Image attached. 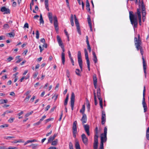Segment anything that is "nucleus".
I'll return each mask as SVG.
<instances>
[{
    "mask_svg": "<svg viewBox=\"0 0 149 149\" xmlns=\"http://www.w3.org/2000/svg\"><path fill=\"white\" fill-rule=\"evenodd\" d=\"M134 42L136 48L138 51L140 50V53L142 56H143L144 53L143 50L141 46L142 41L141 39L140 35H138V38L135 37L134 38Z\"/></svg>",
    "mask_w": 149,
    "mask_h": 149,
    "instance_id": "nucleus-1",
    "label": "nucleus"
},
{
    "mask_svg": "<svg viewBox=\"0 0 149 149\" xmlns=\"http://www.w3.org/2000/svg\"><path fill=\"white\" fill-rule=\"evenodd\" d=\"M86 9L88 10V11L90 13H91V10L90 7V3L88 0H86Z\"/></svg>",
    "mask_w": 149,
    "mask_h": 149,
    "instance_id": "nucleus-19",
    "label": "nucleus"
},
{
    "mask_svg": "<svg viewBox=\"0 0 149 149\" xmlns=\"http://www.w3.org/2000/svg\"><path fill=\"white\" fill-rule=\"evenodd\" d=\"M3 27L4 29H7L9 28L10 26L8 24H5L3 25Z\"/></svg>",
    "mask_w": 149,
    "mask_h": 149,
    "instance_id": "nucleus-36",
    "label": "nucleus"
},
{
    "mask_svg": "<svg viewBox=\"0 0 149 149\" xmlns=\"http://www.w3.org/2000/svg\"><path fill=\"white\" fill-rule=\"evenodd\" d=\"M100 91V88H98L97 89V98L101 97Z\"/></svg>",
    "mask_w": 149,
    "mask_h": 149,
    "instance_id": "nucleus-29",
    "label": "nucleus"
},
{
    "mask_svg": "<svg viewBox=\"0 0 149 149\" xmlns=\"http://www.w3.org/2000/svg\"><path fill=\"white\" fill-rule=\"evenodd\" d=\"M83 126L86 132L87 135L89 136L90 135L89 133V126L88 125L86 124L84 125Z\"/></svg>",
    "mask_w": 149,
    "mask_h": 149,
    "instance_id": "nucleus-15",
    "label": "nucleus"
},
{
    "mask_svg": "<svg viewBox=\"0 0 149 149\" xmlns=\"http://www.w3.org/2000/svg\"><path fill=\"white\" fill-rule=\"evenodd\" d=\"M81 120L82 121V123L83 124L86 123L87 117L85 114H83Z\"/></svg>",
    "mask_w": 149,
    "mask_h": 149,
    "instance_id": "nucleus-18",
    "label": "nucleus"
},
{
    "mask_svg": "<svg viewBox=\"0 0 149 149\" xmlns=\"http://www.w3.org/2000/svg\"><path fill=\"white\" fill-rule=\"evenodd\" d=\"M131 24L133 25L134 28H136L138 24L137 17L130 20Z\"/></svg>",
    "mask_w": 149,
    "mask_h": 149,
    "instance_id": "nucleus-9",
    "label": "nucleus"
},
{
    "mask_svg": "<svg viewBox=\"0 0 149 149\" xmlns=\"http://www.w3.org/2000/svg\"><path fill=\"white\" fill-rule=\"evenodd\" d=\"M58 95L56 94H55L52 97V99L54 98V100L55 101L56 100L57 97H58Z\"/></svg>",
    "mask_w": 149,
    "mask_h": 149,
    "instance_id": "nucleus-45",
    "label": "nucleus"
},
{
    "mask_svg": "<svg viewBox=\"0 0 149 149\" xmlns=\"http://www.w3.org/2000/svg\"><path fill=\"white\" fill-rule=\"evenodd\" d=\"M107 127H105L104 128V133H102L103 134L107 135Z\"/></svg>",
    "mask_w": 149,
    "mask_h": 149,
    "instance_id": "nucleus-44",
    "label": "nucleus"
},
{
    "mask_svg": "<svg viewBox=\"0 0 149 149\" xmlns=\"http://www.w3.org/2000/svg\"><path fill=\"white\" fill-rule=\"evenodd\" d=\"M50 106L49 105H48L45 108V111H47L50 108Z\"/></svg>",
    "mask_w": 149,
    "mask_h": 149,
    "instance_id": "nucleus-55",
    "label": "nucleus"
},
{
    "mask_svg": "<svg viewBox=\"0 0 149 149\" xmlns=\"http://www.w3.org/2000/svg\"><path fill=\"white\" fill-rule=\"evenodd\" d=\"M106 135L101 134V135L100 138V146H103L104 143L106 142L107 141V137Z\"/></svg>",
    "mask_w": 149,
    "mask_h": 149,
    "instance_id": "nucleus-6",
    "label": "nucleus"
},
{
    "mask_svg": "<svg viewBox=\"0 0 149 149\" xmlns=\"http://www.w3.org/2000/svg\"><path fill=\"white\" fill-rule=\"evenodd\" d=\"M46 117V116L45 115H44L42 116V117L40 120L41 122L43 120L45 119Z\"/></svg>",
    "mask_w": 149,
    "mask_h": 149,
    "instance_id": "nucleus-59",
    "label": "nucleus"
},
{
    "mask_svg": "<svg viewBox=\"0 0 149 149\" xmlns=\"http://www.w3.org/2000/svg\"><path fill=\"white\" fill-rule=\"evenodd\" d=\"M69 98V96L68 95V94L67 95V96L65 98V99L64 101V105L66 106V105L67 104L68 102Z\"/></svg>",
    "mask_w": 149,
    "mask_h": 149,
    "instance_id": "nucleus-32",
    "label": "nucleus"
},
{
    "mask_svg": "<svg viewBox=\"0 0 149 149\" xmlns=\"http://www.w3.org/2000/svg\"><path fill=\"white\" fill-rule=\"evenodd\" d=\"M106 121V115L105 111H102V124L104 125Z\"/></svg>",
    "mask_w": 149,
    "mask_h": 149,
    "instance_id": "nucleus-12",
    "label": "nucleus"
},
{
    "mask_svg": "<svg viewBox=\"0 0 149 149\" xmlns=\"http://www.w3.org/2000/svg\"><path fill=\"white\" fill-rule=\"evenodd\" d=\"M145 86H144L143 87V98L142 100V105L144 108V112H146L147 111V105L145 101Z\"/></svg>",
    "mask_w": 149,
    "mask_h": 149,
    "instance_id": "nucleus-2",
    "label": "nucleus"
},
{
    "mask_svg": "<svg viewBox=\"0 0 149 149\" xmlns=\"http://www.w3.org/2000/svg\"><path fill=\"white\" fill-rule=\"evenodd\" d=\"M56 107H53V108H52L50 110V112L52 113V112H53L54 111V109H56Z\"/></svg>",
    "mask_w": 149,
    "mask_h": 149,
    "instance_id": "nucleus-61",
    "label": "nucleus"
},
{
    "mask_svg": "<svg viewBox=\"0 0 149 149\" xmlns=\"http://www.w3.org/2000/svg\"><path fill=\"white\" fill-rule=\"evenodd\" d=\"M48 17L49 18L50 22L51 24H52L53 23V17L51 13H48Z\"/></svg>",
    "mask_w": 149,
    "mask_h": 149,
    "instance_id": "nucleus-21",
    "label": "nucleus"
},
{
    "mask_svg": "<svg viewBox=\"0 0 149 149\" xmlns=\"http://www.w3.org/2000/svg\"><path fill=\"white\" fill-rule=\"evenodd\" d=\"M13 59V58L11 56H9L7 58V61L8 62H10L11 60Z\"/></svg>",
    "mask_w": 149,
    "mask_h": 149,
    "instance_id": "nucleus-50",
    "label": "nucleus"
},
{
    "mask_svg": "<svg viewBox=\"0 0 149 149\" xmlns=\"http://www.w3.org/2000/svg\"><path fill=\"white\" fill-rule=\"evenodd\" d=\"M61 59L62 63L63 65H64L65 61V54L64 53H61Z\"/></svg>",
    "mask_w": 149,
    "mask_h": 149,
    "instance_id": "nucleus-24",
    "label": "nucleus"
},
{
    "mask_svg": "<svg viewBox=\"0 0 149 149\" xmlns=\"http://www.w3.org/2000/svg\"><path fill=\"white\" fill-rule=\"evenodd\" d=\"M9 35V36L10 38L13 37L15 36V34L13 32H11L10 33H7Z\"/></svg>",
    "mask_w": 149,
    "mask_h": 149,
    "instance_id": "nucleus-37",
    "label": "nucleus"
},
{
    "mask_svg": "<svg viewBox=\"0 0 149 149\" xmlns=\"http://www.w3.org/2000/svg\"><path fill=\"white\" fill-rule=\"evenodd\" d=\"M40 41L43 44L45 43V40L44 38H41L40 39Z\"/></svg>",
    "mask_w": 149,
    "mask_h": 149,
    "instance_id": "nucleus-60",
    "label": "nucleus"
},
{
    "mask_svg": "<svg viewBox=\"0 0 149 149\" xmlns=\"http://www.w3.org/2000/svg\"><path fill=\"white\" fill-rule=\"evenodd\" d=\"M58 43L59 46L60 47H61L63 46H64V45H63V42H62V41H61L59 42H58Z\"/></svg>",
    "mask_w": 149,
    "mask_h": 149,
    "instance_id": "nucleus-57",
    "label": "nucleus"
},
{
    "mask_svg": "<svg viewBox=\"0 0 149 149\" xmlns=\"http://www.w3.org/2000/svg\"><path fill=\"white\" fill-rule=\"evenodd\" d=\"M88 36H86V42L87 46V49H88L89 50V52H90L91 51V47H90V45L89 43V41H88Z\"/></svg>",
    "mask_w": 149,
    "mask_h": 149,
    "instance_id": "nucleus-17",
    "label": "nucleus"
},
{
    "mask_svg": "<svg viewBox=\"0 0 149 149\" xmlns=\"http://www.w3.org/2000/svg\"><path fill=\"white\" fill-rule=\"evenodd\" d=\"M75 100V95L74 93L73 92L72 93L71 96V97L70 102H71V109L72 111L73 110V108Z\"/></svg>",
    "mask_w": 149,
    "mask_h": 149,
    "instance_id": "nucleus-7",
    "label": "nucleus"
},
{
    "mask_svg": "<svg viewBox=\"0 0 149 149\" xmlns=\"http://www.w3.org/2000/svg\"><path fill=\"white\" fill-rule=\"evenodd\" d=\"M77 122L76 121H74L72 125V130L73 131H77Z\"/></svg>",
    "mask_w": 149,
    "mask_h": 149,
    "instance_id": "nucleus-22",
    "label": "nucleus"
},
{
    "mask_svg": "<svg viewBox=\"0 0 149 149\" xmlns=\"http://www.w3.org/2000/svg\"><path fill=\"white\" fill-rule=\"evenodd\" d=\"M88 22V24H91V20L90 15H88L87 17Z\"/></svg>",
    "mask_w": 149,
    "mask_h": 149,
    "instance_id": "nucleus-42",
    "label": "nucleus"
},
{
    "mask_svg": "<svg viewBox=\"0 0 149 149\" xmlns=\"http://www.w3.org/2000/svg\"><path fill=\"white\" fill-rule=\"evenodd\" d=\"M15 119L14 118H10L8 120V121L10 123H12L13 122L14 120Z\"/></svg>",
    "mask_w": 149,
    "mask_h": 149,
    "instance_id": "nucleus-46",
    "label": "nucleus"
},
{
    "mask_svg": "<svg viewBox=\"0 0 149 149\" xmlns=\"http://www.w3.org/2000/svg\"><path fill=\"white\" fill-rule=\"evenodd\" d=\"M24 28H29V25H28V23H25V24H24Z\"/></svg>",
    "mask_w": 149,
    "mask_h": 149,
    "instance_id": "nucleus-63",
    "label": "nucleus"
},
{
    "mask_svg": "<svg viewBox=\"0 0 149 149\" xmlns=\"http://www.w3.org/2000/svg\"><path fill=\"white\" fill-rule=\"evenodd\" d=\"M70 22L72 26H74V17L73 15L72 14L71 15Z\"/></svg>",
    "mask_w": 149,
    "mask_h": 149,
    "instance_id": "nucleus-26",
    "label": "nucleus"
},
{
    "mask_svg": "<svg viewBox=\"0 0 149 149\" xmlns=\"http://www.w3.org/2000/svg\"><path fill=\"white\" fill-rule=\"evenodd\" d=\"M54 139L52 136H50L49 138L48 141V143H49L50 142L52 141Z\"/></svg>",
    "mask_w": 149,
    "mask_h": 149,
    "instance_id": "nucleus-40",
    "label": "nucleus"
},
{
    "mask_svg": "<svg viewBox=\"0 0 149 149\" xmlns=\"http://www.w3.org/2000/svg\"><path fill=\"white\" fill-rule=\"evenodd\" d=\"M39 33L38 30H37L36 31V38L37 39H38L39 37Z\"/></svg>",
    "mask_w": 149,
    "mask_h": 149,
    "instance_id": "nucleus-43",
    "label": "nucleus"
},
{
    "mask_svg": "<svg viewBox=\"0 0 149 149\" xmlns=\"http://www.w3.org/2000/svg\"><path fill=\"white\" fill-rule=\"evenodd\" d=\"M57 39L58 42L62 41L61 38L58 36H57Z\"/></svg>",
    "mask_w": 149,
    "mask_h": 149,
    "instance_id": "nucleus-56",
    "label": "nucleus"
},
{
    "mask_svg": "<svg viewBox=\"0 0 149 149\" xmlns=\"http://www.w3.org/2000/svg\"><path fill=\"white\" fill-rule=\"evenodd\" d=\"M1 10L2 12H4V14H8L10 13V10L8 8H6L5 7H2L1 9Z\"/></svg>",
    "mask_w": 149,
    "mask_h": 149,
    "instance_id": "nucleus-14",
    "label": "nucleus"
},
{
    "mask_svg": "<svg viewBox=\"0 0 149 149\" xmlns=\"http://www.w3.org/2000/svg\"><path fill=\"white\" fill-rule=\"evenodd\" d=\"M80 70L79 69H76L75 72H76V74L78 76H80L81 75L80 74Z\"/></svg>",
    "mask_w": 149,
    "mask_h": 149,
    "instance_id": "nucleus-41",
    "label": "nucleus"
},
{
    "mask_svg": "<svg viewBox=\"0 0 149 149\" xmlns=\"http://www.w3.org/2000/svg\"><path fill=\"white\" fill-rule=\"evenodd\" d=\"M98 98L99 100V103L100 107L101 108H103L102 99L101 97H99Z\"/></svg>",
    "mask_w": 149,
    "mask_h": 149,
    "instance_id": "nucleus-31",
    "label": "nucleus"
},
{
    "mask_svg": "<svg viewBox=\"0 0 149 149\" xmlns=\"http://www.w3.org/2000/svg\"><path fill=\"white\" fill-rule=\"evenodd\" d=\"M142 11H145V7L144 5L141 6Z\"/></svg>",
    "mask_w": 149,
    "mask_h": 149,
    "instance_id": "nucleus-62",
    "label": "nucleus"
},
{
    "mask_svg": "<svg viewBox=\"0 0 149 149\" xmlns=\"http://www.w3.org/2000/svg\"><path fill=\"white\" fill-rule=\"evenodd\" d=\"M15 137L14 136H5L4 138L6 139H13Z\"/></svg>",
    "mask_w": 149,
    "mask_h": 149,
    "instance_id": "nucleus-52",
    "label": "nucleus"
},
{
    "mask_svg": "<svg viewBox=\"0 0 149 149\" xmlns=\"http://www.w3.org/2000/svg\"><path fill=\"white\" fill-rule=\"evenodd\" d=\"M75 147L76 149H80V146L79 143L76 142L75 144Z\"/></svg>",
    "mask_w": 149,
    "mask_h": 149,
    "instance_id": "nucleus-33",
    "label": "nucleus"
},
{
    "mask_svg": "<svg viewBox=\"0 0 149 149\" xmlns=\"http://www.w3.org/2000/svg\"><path fill=\"white\" fill-rule=\"evenodd\" d=\"M93 83H97V78L95 74H94L93 75Z\"/></svg>",
    "mask_w": 149,
    "mask_h": 149,
    "instance_id": "nucleus-28",
    "label": "nucleus"
},
{
    "mask_svg": "<svg viewBox=\"0 0 149 149\" xmlns=\"http://www.w3.org/2000/svg\"><path fill=\"white\" fill-rule=\"evenodd\" d=\"M135 15L138 16V19L139 18H141V12L140 11V9H137V12L135 13Z\"/></svg>",
    "mask_w": 149,
    "mask_h": 149,
    "instance_id": "nucleus-25",
    "label": "nucleus"
},
{
    "mask_svg": "<svg viewBox=\"0 0 149 149\" xmlns=\"http://www.w3.org/2000/svg\"><path fill=\"white\" fill-rule=\"evenodd\" d=\"M85 110V106L84 105H83L82 106V109L80 110V112L82 114L84 113V112Z\"/></svg>",
    "mask_w": 149,
    "mask_h": 149,
    "instance_id": "nucleus-38",
    "label": "nucleus"
},
{
    "mask_svg": "<svg viewBox=\"0 0 149 149\" xmlns=\"http://www.w3.org/2000/svg\"><path fill=\"white\" fill-rule=\"evenodd\" d=\"M129 17L130 20H131L137 17V16L135 15V13L134 14L133 12L131 11L129 12Z\"/></svg>",
    "mask_w": 149,
    "mask_h": 149,
    "instance_id": "nucleus-16",
    "label": "nucleus"
},
{
    "mask_svg": "<svg viewBox=\"0 0 149 149\" xmlns=\"http://www.w3.org/2000/svg\"><path fill=\"white\" fill-rule=\"evenodd\" d=\"M54 120V118H49V119H47L46 120V123L52 120Z\"/></svg>",
    "mask_w": 149,
    "mask_h": 149,
    "instance_id": "nucleus-51",
    "label": "nucleus"
},
{
    "mask_svg": "<svg viewBox=\"0 0 149 149\" xmlns=\"http://www.w3.org/2000/svg\"><path fill=\"white\" fill-rule=\"evenodd\" d=\"M8 124H5L3 125L0 126V127L1 128L8 127Z\"/></svg>",
    "mask_w": 149,
    "mask_h": 149,
    "instance_id": "nucleus-49",
    "label": "nucleus"
},
{
    "mask_svg": "<svg viewBox=\"0 0 149 149\" xmlns=\"http://www.w3.org/2000/svg\"><path fill=\"white\" fill-rule=\"evenodd\" d=\"M31 95H29L24 100V101H28L29 100L30 98L31 97Z\"/></svg>",
    "mask_w": 149,
    "mask_h": 149,
    "instance_id": "nucleus-48",
    "label": "nucleus"
},
{
    "mask_svg": "<svg viewBox=\"0 0 149 149\" xmlns=\"http://www.w3.org/2000/svg\"><path fill=\"white\" fill-rule=\"evenodd\" d=\"M98 127H96L95 129V134L94 137H98Z\"/></svg>",
    "mask_w": 149,
    "mask_h": 149,
    "instance_id": "nucleus-27",
    "label": "nucleus"
},
{
    "mask_svg": "<svg viewBox=\"0 0 149 149\" xmlns=\"http://www.w3.org/2000/svg\"><path fill=\"white\" fill-rule=\"evenodd\" d=\"M74 16L75 23L76 25L77 31H78V33L80 35H81V33L79 21H78V20L77 19L75 15H74Z\"/></svg>",
    "mask_w": 149,
    "mask_h": 149,
    "instance_id": "nucleus-4",
    "label": "nucleus"
},
{
    "mask_svg": "<svg viewBox=\"0 0 149 149\" xmlns=\"http://www.w3.org/2000/svg\"><path fill=\"white\" fill-rule=\"evenodd\" d=\"M16 147H10L7 148H6V149H16Z\"/></svg>",
    "mask_w": 149,
    "mask_h": 149,
    "instance_id": "nucleus-64",
    "label": "nucleus"
},
{
    "mask_svg": "<svg viewBox=\"0 0 149 149\" xmlns=\"http://www.w3.org/2000/svg\"><path fill=\"white\" fill-rule=\"evenodd\" d=\"M72 132L73 137H74V138H75L76 136L77 131H73Z\"/></svg>",
    "mask_w": 149,
    "mask_h": 149,
    "instance_id": "nucleus-54",
    "label": "nucleus"
},
{
    "mask_svg": "<svg viewBox=\"0 0 149 149\" xmlns=\"http://www.w3.org/2000/svg\"><path fill=\"white\" fill-rule=\"evenodd\" d=\"M38 146V144H32L30 146L32 147V148L33 149H36L37 148V147Z\"/></svg>",
    "mask_w": 149,
    "mask_h": 149,
    "instance_id": "nucleus-35",
    "label": "nucleus"
},
{
    "mask_svg": "<svg viewBox=\"0 0 149 149\" xmlns=\"http://www.w3.org/2000/svg\"><path fill=\"white\" fill-rule=\"evenodd\" d=\"M142 59L143 60V71L144 73L145 77L146 78L147 75L146 65L144 59L143 58V56H142Z\"/></svg>",
    "mask_w": 149,
    "mask_h": 149,
    "instance_id": "nucleus-10",
    "label": "nucleus"
},
{
    "mask_svg": "<svg viewBox=\"0 0 149 149\" xmlns=\"http://www.w3.org/2000/svg\"><path fill=\"white\" fill-rule=\"evenodd\" d=\"M58 140L57 139H56L55 140L52 141L51 145L53 146H56L57 145Z\"/></svg>",
    "mask_w": 149,
    "mask_h": 149,
    "instance_id": "nucleus-34",
    "label": "nucleus"
},
{
    "mask_svg": "<svg viewBox=\"0 0 149 149\" xmlns=\"http://www.w3.org/2000/svg\"><path fill=\"white\" fill-rule=\"evenodd\" d=\"M33 111H32L29 113H27L25 115V117H27L29 116H30V115L31 114L33 113Z\"/></svg>",
    "mask_w": 149,
    "mask_h": 149,
    "instance_id": "nucleus-47",
    "label": "nucleus"
},
{
    "mask_svg": "<svg viewBox=\"0 0 149 149\" xmlns=\"http://www.w3.org/2000/svg\"><path fill=\"white\" fill-rule=\"evenodd\" d=\"M85 55L86 59V63L87 65L89 71L90 70V64L88 58V53L86 49H84Z\"/></svg>",
    "mask_w": 149,
    "mask_h": 149,
    "instance_id": "nucleus-5",
    "label": "nucleus"
},
{
    "mask_svg": "<svg viewBox=\"0 0 149 149\" xmlns=\"http://www.w3.org/2000/svg\"><path fill=\"white\" fill-rule=\"evenodd\" d=\"M54 24L55 28V30L56 31H58V22L57 17L56 16H55L53 17Z\"/></svg>",
    "mask_w": 149,
    "mask_h": 149,
    "instance_id": "nucleus-8",
    "label": "nucleus"
},
{
    "mask_svg": "<svg viewBox=\"0 0 149 149\" xmlns=\"http://www.w3.org/2000/svg\"><path fill=\"white\" fill-rule=\"evenodd\" d=\"M98 138L94 137V142L93 143L94 149H97L98 143Z\"/></svg>",
    "mask_w": 149,
    "mask_h": 149,
    "instance_id": "nucleus-13",
    "label": "nucleus"
},
{
    "mask_svg": "<svg viewBox=\"0 0 149 149\" xmlns=\"http://www.w3.org/2000/svg\"><path fill=\"white\" fill-rule=\"evenodd\" d=\"M44 3L45 8L48 11H49V8L48 0H45Z\"/></svg>",
    "mask_w": 149,
    "mask_h": 149,
    "instance_id": "nucleus-20",
    "label": "nucleus"
},
{
    "mask_svg": "<svg viewBox=\"0 0 149 149\" xmlns=\"http://www.w3.org/2000/svg\"><path fill=\"white\" fill-rule=\"evenodd\" d=\"M78 60L79 65L81 71L82 70V61L81 59V52L78 51L77 54Z\"/></svg>",
    "mask_w": 149,
    "mask_h": 149,
    "instance_id": "nucleus-3",
    "label": "nucleus"
},
{
    "mask_svg": "<svg viewBox=\"0 0 149 149\" xmlns=\"http://www.w3.org/2000/svg\"><path fill=\"white\" fill-rule=\"evenodd\" d=\"M35 98V96H33L31 99L30 100V101L31 102H33Z\"/></svg>",
    "mask_w": 149,
    "mask_h": 149,
    "instance_id": "nucleus-58",
    "label": "nucleus"
},
{
    "mask_svg": "<svg viewBox=\"0 0 149 149\" xmlns=\"http://www.w3.org/2000/svg\"><path fill=\"white\" fill-rule=\"evenodd\" d=\"M93 53V60L95 63H96L97 62V56H96V55L95 54L94 52L93 51L92 52Z\"/></svg>",
    "mask_w": 149,
    "mask_h": 149,
    "instance_id": "nucleus-23",
    "label": "nucleus"
},
{
    "mask_svg": "<svg viewBox=\"0 0 149 149\" xmlns=\"http://www.w3.org/2000/svg\"><path fill=\"white\" fill-rule=\"evenodd\" d=\"M86 99L87 100V101H86V103L87 104V108H88V110H90V103H89V101L88 100V99L87 98Z\"/></svg>",
    "mask_w": 149,
    "mask_h": 149,
    "instance_id": "nucleus-39",
    "label": "nucleus"
},
{
    "mask_svg": "<svg viewBox=\"0 0 149 149\" xmlns=\"http://www.w3.org/2000/svg\"><path fill=\"white\" fill-rule=\"evenodd\" d=\"M70 149H74L72 144L71 142L69 143Z\"/></svg>",
    "mask_w": 149,
    "mask_h": 149,
    "instance_id": "nucleus-53",
    "label": "nucleus"
},
{
    "mask_svg": "<svg viewBox=\"0 0 149 149\" xmlns=\"http://www.w3.org/2000/svg\"><path fill=\"white\" fill-rule=\"evenodd\" d=\"M40 24L42 23V24H43L44 23V21L42 18V14H40Z\"/></svg>",
    "mask_w": 149,
    "mask_h": 149,
    "instance_id": "nucleus-30",
    "label": "nucleus"
},
{
    "mask_svg": "<svg viewBox=\"0 0 149 149\" xmlns=\"http://www.w3.org/2000/svg\"><path fill=\"white\" fill-rule=\"evenodd\" d=\"M81 137L83 143L86 145H87L88 139L86 137V135L84 134H83L81 135Z\"/></svg>",
    "mask_w": 149,
    "mask_h": 149,
    "instance_id": "nucleus-11",
    "label": "nucleus"
}]
</instances>
